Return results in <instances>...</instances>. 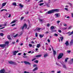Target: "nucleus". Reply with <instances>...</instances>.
Instances as JSON below:
<instances>
[{
	"label": "nucleus",
	"instance_id": "f257e3e1",
	"mask_svg": "<svg viewBox=\"0 0 73 73\" xmlns=\"http://www.w3.org/2000/svg\"><path fill=\"white\" fill-rule=\"evenodd\" d=\"M59 10L58 9H54L50 10L46 13L47 14H50L53 13H54V12H59Z\"/></svg>",
	"mask_w": 73,
	"mask_h": 73
},
{
	"label": "nucleus",
	"instance_id": "f03ea898",
	"mask_svg": "<svg viewBox=\"0 0 73 73\" xmlns=\"http://www.w3.org/2000/svg\"><path fill=\"white\" fill-rule=\"evenodd\" d=\"M64 55V54L63 53H60L59 54V55L58 56V60L60 59V58H61L62 56Z\"/></svg>",
	"mask_w": 73,
	"mask_h": 73
},
{
	"label": "nucleus",
	"instance_id": "7ed1b4c3",
	"mask_svg": "<svg viewBox=\"0 0 73 73\" xmlns=\"http://www.w3.org/2000/svg\"><path fill=\"white\" fill-rule=\"evenodd\" d=\"M24 28L25 29H27V25L25 24H24L23 27H21V29L22 30H23Z\"/></svg>",
	"mask_w": 73,
	"mask_h": 73
},
{
	"label": "nucleus",
	"instance_id": "20e7f679",
	"mask_svg": "<svg viewBox=\"0 0 73 73\" xmlns=\"http://www.w3.org/2000/svg\"><path fill=\"white\" fill-rule=\"evenodd\" d=\"M66 34H68V36H70L72 35H73V31L70 32V31H69L68 33H66Z\"/></svg>",
	"mask_w": 73,
	"mask_h": 73
},
{
	"label": "nucleus",
	"instance_id": "39448f33",
	"mask_svg": "<svg viewBox=\"0 0 73 73\" xmlns=\"http://www.w3.org/2000/svg\"><path fill=\"white\" fill-rule=\"evenodd\" d=\"M50 46L51 47V48L53 50V54L55 56L56 54V52L54 50V49H53V46H52L50 45Z\"/></svg>",
	"mask_w": 73,
	"mask_h": 73
},
{
	"label": "nucleus",
	"instance_id": "423d86ee",
	"mask_svg": "<svg viewBox=\"0 0 73 73\" xmlns=\"http://www.w3.org/2000/svg\"><path fill=\"white\" fill-rule=\"evenodd\" d=\"M9 63L10 64H14V65H17V64L16 63V62H14L12 61H10L9 62Z\"/></svg>",
	"mask_w": 73,
	"mask_h": 73
},
{
	"label": "nucleus",
	"instance_id": "0eeeda50",
	"mask_svg": "<svg viewBox=\"0 0 73 73\" xmlns=\"http://www.w3.org/2000/svg\"><path fill=\"white\" fill-rule=\"evenodd\" d=\"M24 63L25 64H28V65H31V63H29V62L27 61H24Z\"/></svg>",
	"mask_w": 73,
	"mask_h": 73
},
{
	"label": "nucleus",
	"instance_id": "6e6552de",
	"mask_svg": "<svg viewBox=\"0 0 73 73\" xmlns=\"http://www.w3.org/2000/svg\"><path fill=\"white\" fill-rule=\"evenodd\" d=\"M19 52V51L17 50V51H14L13 52V55H16V53H18Z\"/></svg>",
	"mask_w": 73,
	"mask_h": 73
},
{
	"label": "nucleus",
	"instance_id": "1a4fd4ad",
	"mask_svg": "<svg viewBox=\"0 0 73 73\" xmlns=\"http://www.w3.org/2000/svg\"><path fill=\"white\" fill-rule=\"evenodd\" d=\"M5 73V70L4 69H2L0 70V73Z\"/></svg>",
	"mask_w": 73,
	"mask_h": 73
},
{
	"label": "nucleus",
	"instance_id": "9d476101",
	"mask_svg": "<svg viewBox=\"0 0 73 73\" xmlns=\"http://www.w3.org/2000/svg\"><path fill=\"white\" fill-rule=\"evenodd\" d=\"M65 45H66V46H68L69 44V42L68 41H66V42L65 43Z\"/></svg>",
	"mask_w": 73,
	"mask_h": 73
},
{
	"label": "nucleus",
	"instance_id": "9b49d317",
	"mask_svg": "<svg viewBox=\"0 0 73 73\" xmlns=\"http://www.w3.org/2000/svg\"><path fill=\"white\" fill-rule=\"evenodd\" d=\"M6 46V45L5 44H0V47H5Z\"/></svg>",
	"mask_w": 73,
	"mask_h": 73
},
{
	"label": "nucleus",
	"instance_id": "f8f14e48",
	"mask_svg": "<svg viewBox=\"0 0 73 73\" xmlns=\"http://www.w3.org/2000/svg\"><path fill=\"white\" fill-rule=\"evenodd\" d=\"M56 65L57 66H60V67H61V65L59 63H58L57 62H56Z\"/></svg>",
	"mask_w": 73,
	"mask_h": 73
},
{
	"label": "nucleus",
	"instance_id": "ddd939ff",
	"mask_svg": "<svg viewBox=\"0 0 73 73\" xmlns=\"http://www.w3.org/2000/svg\"><path fill=\"white\" fill-rule=\"evenodd\" d=\"M70 45H73V39H72L71 40V41H70Z\"/></svg>",
	"mask_w": 73,
	"mask_h": 73
},
{
	"label": "nucleus",
	"instance_id": "4468645a",
	"mask_svg": "<svg viewBox=\"0 0 73 73\" xmlns=\"http://www.w3.org/2000/svg\"><path fill=\"white\" fill-rule=\"evenodd\" d=\"M41 28H36V31H37L38 32H40L39 31H40V29H41Z\"/></svg>",
	"mask_w": 73,
	"mask_h": 73
},
{
	"label": "nucleus",
	"instance_id": "2eb2a0df",
	"mask_svg": "<svg viewBox=\"0 0 73 73\" xmlns=\"http://www.w3.org/2000/svg\"><path fill=\"white\" fill-rule=\"evenodd\" d=\"M7 38L9 40H12V39H11V36H10V35H8L7 36Z\"/></svg>",
	"mask_w": 73,
	"mask_h": 73
},
{
	"label": "nucleus",
	"instance_id": "dca6fc26",
	"mask_svg": "<svg viewBox=\"0 0 73 73\" xmlns=\"http://www.w3.org/2000/svg\"><path fill=\"white\" fill-rule=\"evenodd\" d=\"M19 5L21 8H23V7H24V5H22L21 3L19 4Z\"/></svg>",
	"mask_w": 73,
	"mask_h": 73
},
{
	"label": "nucleus",
	"instance_id": "f3484780",
	"mask_svg": "<svg viewBox=\"0 0 73 73\" xmlns=\"http://www.w3.org/2000/svg\"><path fill=\"white\" fill-rule=\"evenodd\" d=\"M44 35L40 34L39 35V36L40 38H42V37H44Z\"/></svg>",
	"mask_w": 73,
	"mask_h": 73
},
{
	"label": "nucleus",
	"instance_id": "a211bd4d",
	"mask_svg": "<svg viewBox=\"0 0 73 73\" xmlns=\"http://www.w3.org/2000/svg\"><path fill=\"white\" fill-rule=\"evenodd\" d=\"M42 56V55H38L36 56L35 57H41Z\"/></svg>",
	"mask_w": 73,
	"mask_h": 73
},
{
	"label": "nucleus",
	"instance_id": "6ab92c4d",
	"mask_svg": "<svg viewBox=\"0 0 73 73\" xmlns=\"http://www.w3.org/2000/svg\"><path fill=\"white\" fill-rule=\"evenodd\" d=\"M63 68H64L65 69H66V68H67L65 64L63 65Z\"/></svg>",
	"mask_w": 73,
	"mask_h": 73
},
{
	"label": "nucleus",
	"instance_id": "aec40b11",
	"mask_svg": "<svg viewBox=\"0 0 73 73\" xmlns=\"http://www.w3.org/2000/svg\"><path fill=\"white\" fill-rule=\"evenodd\" d=\"M38 69V68L37 67L35 68L33 70V71L34 72H35V70H37Z\"/></svg>",
	"mask_w": 73,
	"mask_h": 73
},
{
	"label": "nucleus",
	"instance_id": "412c9836",
	"mask_svg": "<svg viewBox=\"0 0 73 73\" xmlns=\"http://www.w3.org/2000/svg\"><path fill=\"white\" fill-rule=\"evenodd\" d=\"M6 4H7V3H3L2 4V7H3L5 6V5H6Z\"/></svg>",
	"mask_w": 73,
	"mask_h": 73
},
{
	"label": "nucleus",
	"instance_id": "4be33fe9",
	"mask_svg": "<svg viewBox=\"0 0 73 73\" xmlns=\"http://www.w3.org/2000/svg\"><path fill=\"white\" fill-rule=\"evenodd\" d=\"M55 16H56V17H58L59 16L58 15V14L56 13L55 14Z\"/></svg>",
	"mask_w": 73,
	"mask_h": 73
},
{
	"label": "nucleus",
	"instance_id": "5701e85b",
	"mask_svg": "<svg viewBox=\"0 0 73 73\" xmlns=\"http://www.w3.org/2000/svg\"><path fill=\"white\" fill-rule=\"evenodd\" d=\"M48 56V54H44V57H47Z\"/></svg>",
	"mask_w": 73,
	"mask_h": 73
},
{
	"label": "nucleus",
	"instance_id": "b1692460",
	"mask_svg": "<svg viewBox=\"0 0 73 73\" xmlns=\"http://www.w3.org/2000/svg\"><path fill=\"white\" fill-rule=\"evenodd\" d=\"M40 46V44H38L36 46V48H39Z\"/></svg>",
	"mask_w": 73,
	"mask_h": 73
},
{
	"label": "nucleus",
	"instance_id": "393cba45",
	"mask_svg": "<svg viewBox=\"0 0 73 73\" xmlns=\"http://www.w3.org/2000/svg\"><path fill=\"white\" fill-rule=\"evenodd\" d=\"M16 21L15 20L11 22V24H13V23H16Z\"/></svg>",
	"mask_w": 73,
	"mask_h": 73
},
{
	"label": "nucleus",
	"instance_id": "a878e982",
	"mask_svg": "<svg viewBox=\"0 0 73 73\" xmlns=\"http://www.w3.org/2000/svg\"><path fill=\"white\" fill-rule=\"evenodd\" d=\"M60 39L61 40V41L62 42V40L64 39V38L63 37H60Z\"/></svg>",
	"mask_w": 73,
	"mask_h": 73
},
{
	"label": "nucleus",
	"instance_id": "bb28decb",
	"mask_svg": "<svg viewBox=\"0 0 73 73\" xmlns=\"http://www.w3.org/2000/svg\"><path fill=\"white\" fill-rule=\"evenodd\" d=\"M68 59H69V58H66L65 59V62H67V61H68Z\"/></svg>",
	"mask_w": 73,
	"mask_h": 73
},
{
	"label": "nucleus",
	"instance_id": "cd10ccee",
	"mask_svg": "<svg viewBox=\"0 0 73 73\" xmlns=\"http://www.w3.org/2000/svg\"><path fill=\"white\" fill-rule=\"evenodd\" d=\"M0 36H4V34H3V33H1L0 34Z\"/></svg>",
	"mask_w": 73,
	"mask_h": 73
},
{
	"label": "nucleus",
	"instance_id": "c85d7f7f",
	"mask_svg": "<svg viewBox=\"0 0 73 73\" xmlns=\"http://www.w3.org/2000/svg\"><path fill=\"white\" fill-rule=\"evenodd\" d=\"M35 67H37V65L34 64L33 65V68H35Z\"/></svg>",
	"mask_w": 73,
	"mask_h": 73
},
{
	"label": "nucleus",
	"instance_id": "c756f323",
	"mask_svg": "<svg viewBox=\"0 0 73 73\" xmlns=\"http://www.w3.org/2000/svg\"><path fill=\"white\" fill-rule=\"evenodd\" d=\"M7 11V10L6 9H2L1 11V12H2V11Z\"/></svg>",
	"mask_w": 73,
	"mask_h": 73
},
{
	"label": "nucleus",
	"instance_id": "7c9ffc66",
	"mask_svg": "<svg viewBox=\"0 0 73 73\" xmlns=\"http://www.w3.org/2000/svg\"><path fill=\"white\" fill-rule=\"evenodd\" d=\"M13 5H15V6H16V3H13Z\"/></svg>",
	"mask_w": 73,
	"mask_h": 73
},
{
	"label": "nucleus",
	"instance_id": "2f4dec72",
	"mask_svg": "<svg viewBox=\"0 0 73 73\" xmlns=\"http://www.w3.org/2000/svg\"><path fill=\"white\" fill-rule=\"evenodd\" d=\"M49 3L48 2V3L46 4V5L47 6V7H49L50 6L49 5Z\"/></svg>",
	"mask_w": 73,
	"mask_h": 73
},
{
	"label": "nucleus",
	"instance_id": "473e14b6",
	"mask_svg": "<svg viewBox=\"0 0 73 73\" xmlns=\"http://www.w3.org/2000/svg\"><path fill=\"white\" fill-rule=\"evenodd\" d=\"M44 3H41L39 4V5L40 6H41V5H44Z\"/></svg>",
	"mask_w": 73,
	"mask_h": 73
},
{
	"label": "nucleus",
	"instance_id": "72a5a7b5",
	"mask_svg": "<svg viewBox=\"0 0 73 73\" xmlns=\"http://www.w3.org/2000/svg\"><path fill=\"white\" fill-rule=\"evenodd\" d=\"M54 27L53 26H52L51 27V29L52 30L53 29H54Z\"/></svg>",
	"mask_w": 73,
	"mask_h": 73
},
{
	"label": "nucleus",
	"instance_id": "f704fd0d",
	"mask_svg": "<svg viewBox=\"0 0 73 73\" xmlns=\"http://www.w3.org/2000/svg\"><path fill=\"white\" fill-rule=\"evenodd\" d=\"M24 17H21V20L22 21L23 20V19H24Z\"/></svg>",
	"mask_w": 73,
	"mask_h": 73
},
{
	"label": "nucleus",
	"instance_id": "c9c22d12",
	"mask_svg": "<svg viewBox=\"0 0 73 73\" xmlns=\"http://www.w3.org/2000/svg\"><path fill=\"white\" fill-rule=\"evenodd\" d=\"M41 2H43V0H41L39 1L38 2V3H41Z\"/></svg>",
	"mask_w": 73,
	"mask_h": 73
},
{
	"label": "nucleus",
	"instance_id": "e433bc0d",
	"mask_svg": "<svg viewBox=\"0 0 73 73\" xmlns=\"http://www.w3.org/2000/svg\"><path fill=\"white\" fill-rule=\"evenodd\" d=\"M54 36H56V37H57V36H58V34L56 33H55L54 34Z\"/></svg>",
	"mask_w": 73,
	"mask_h": 73
},
{
	"label": "nucleus",
	"instance_id": "4c0bfd02",
	"mask_svg": "<svg viewBox=\"0 0 73 73\" xmlns=\"http://www.w3.org/2000/svg\"><path fill=\"white\" fill-rule=\"evenodd\" d=\"M35 62L36 63H38V60H36L35 61Z\"/></svg>",
	"mask_w": 73,
	"mask_h": 73
},
{
	"label": "nucleus",
	"instance_id": "58836bf2",
	"mask_svg": "<svg viewBox=\"0 0 73 73\" xmlns=\"http://www.w3.org/2000/svg\"><path fill=\"white\" fill-rule=\"evenodd\" d=\"M29 46H30V47H32V44H29Z\"/></svg>",
	"mask_w": 73,
	"mask_h": 73
},
{
	"label": "nucleus",
	"instance_id": "ea45409f",
	"mask_svg": "<svg viewBox=\"0 0 73 73\" xmlns=\"http://www.w3.org/2000/svg\"><path fill=\"white\" fill-rule=\"evenodd\" d=\"M17 36H18V34H16V35L14 36V37H17Z\"/></svg>",
	"mask_w": 73,
	"mask_h": 73
},
{
	"label": "nucleus",
	"instance_id": "a19ab883",
	"mask_svg": "<svg viewBox=\"0 0 73 73\" xmlns=\"http://www.w3.org/2000/svg\"><path fill=\"white\" fill-rule=\"evenodd\" d=\"M5 44H9V42L8 41L6 42H5Z\"/></svg>",
	"mask_w": 73,
	"mask_h": 73
},
{
	"label": "nucleus",
	"instance_id": "79ce46f5",
	"mask_svg": "<svg viewBox=\"0 0 73 73\" xmlns=\"http://www.w3.org/2000/svg\"><path fill=\"white\" fill-rule=\"evenodd\" d=\"M42 21H43V20L41 19H39V21H40V22H42Z\"/></svg>",
	"mask_w": 73,
	"mask_h": 73
},
{
	"label": "nucleus",
	"instance_id": "37998d69",
	"mask_svg": "<svg viewBox=\"0 0 73 73\" xmlns=\"http://www.w3.org/2000/svg\"><path fill=\"white\" fill-rule=\"evenodd\" d=\"M36 60V58H34L32 60V61H34V60Z\"/></svg>",
	"mask_w": 73,
	"mask_h": 73
},
{
	"label": "nucleus",
	"instance_id": "c03bdc74",
	"mask_svg": "<svg viewBox=\"0 0 73 73\" xmlns=\"http://www.w3.org/2000/svg\"><path fill=\"white\" fill-rule=\"evenodd\" d=\"M58 32H59V33H61V31L60 30H58Z\"/></svg>",
	"mask_w": 73,
	"mask_h": 73
},
{
	"label": "nucleus",
	"instance_id": "a18cd8bd",
	"mask_svg": "<svg viewBox=\"0 0 73 73\" xmlns=\"http://www.w3.org/2000/svg\"><path fill=\"white\" fill-rule=\"evenodd\" d=\"M35 36L36 37H37V36H38V34H37V33H36Z\"/></svg>",
	"mask_w": 73,
	"mask_h": 73
},
{
	"label": "nucleus",
	"instance_id": "49530a36",
	"mask_svg": "<svg viewBox=\"0 0 73 73\" xmlns=\"http://www.w3.org/2000/svg\"><path fill=\"white\" fill-rule=\"evenodd\" d=\"M28 13H29V12H28V11L25 12V14H26V15H27V14H28Z\"/></svg>",
	"mask_w": 73,
	"mask_h": 73
},
{
	"label": "nucleus",
	"instance_id": "de8ad7c7",
	"mask_svg": "<svg viewBox=\"0 0 73 73\" xmlns=\"http://www.w3.org/2000/svg\"><path fill=\"white\" fill-rule=\"evenodd\" d=\"M23 58H27V57H28V56H23Z\"/></svg>",
	"mask_w": 73,
	"mask_h": 73
},
{
	"label": "nucleus",
	"instance_id": "09e8293b",
	"mask_svg": "<svg viewBox=\"0 0 73 73\" xmlns=\"http://www.w3.org/2000/svg\"><path fill=\"white\" fill-rule=\"evenodd\" d=\"M72 28V27L70 26L69 27V28H68V29H71Z\"/></svg>",
	"mask_w": 73,
	"mask_h": 73
},
{
	"label": "nucleus",
	"instance_id": "8fccbe9b",
	"mask_svg": "<svg viewBox=\"0 0 73 73\" xmlns=\"http://www.w3.org/2000/svg\"><path fill=\"white\" fill-rule=\"evenodd\" d=\"M57 24H58V23H60V21H57Z\"/></svg>",
	"mask_w": 73,
	"mask_h": 73
},
{
	"label": "nucleus",
	"instance_id": "3c124183",
	"mask_svg": "<svg viewBox=\"0 0 73 73\" xmlns=\"http://www.w3.org/2000/svg\"><path fill=\"white\" fill-rule=\"evenodd\" d=\"M31 42V44H35V42H34L33 41H32Z\"/></svg>",
	"mask_w": 73,
	"mask_h": 73
},
{
	"label": "nucleus",
	"instance_id": "603ef678",
	"mask_svg": "<svg viewBox=\"0 0 73 73\" xmlns=\"http://www.w3.org/2000/svg\"><path fill=\"white\" fill-rule=\"evenodd\" d=\"M71 52V51H70V50H68L67 51V52L68 53H70Z\"/></svg>",
	"mask_w": 73,
	"mask_h": 73
},
{
	"label": "nucleus",
	"instance_id": "864d4df0",
	"mask_svg": "<svg viewBox=\"0 0 73 73\" xmlns=\"http://www.w3.org/2000/svg\"><path fill=\"white\" fill-rule=\"evenodd\" d=\"M47 41L48 42H50V40L49 39L47 40Z\"/></svg>",
	"mask_w": 73,
	"mask_h": 73
},
{
	"label": "nucleus",
	"instance_id": "5fc2aeb1",
	"mask_svg": "<svg viewBox=\"0 0 73 73\" xmlns=\"http://www.w3.org/2000/svg\"><path fill=\"white\" fill-rule=\"evenodd\" d=\"M65 9L66 11H68V8H65Z\"/></svg>",
	"mask_w": 73,
	"mask_h": 73
},
{
	"label": "nucleus",
	"instance_id": "6e6d98bb",
	"mask_svg": "<svg viewBox=\"0 0 73 73\" xmlns=\"http://www.w3.org/2000/svg\"><path fill=\"white\" fill-rule=\"evenodd\" d=\"M24 73H29V72H27L26 71H24Z\"/></svg>",
	"mask_w": 73,
	"mask_h": 73
},
{
	"label": "nucleus",
	"instance_id": "4d7b16f0",
	"mask_svg": "<svg viewBox=\"0 0 73 73\" xmlns=\"http://www.w3.org/2000/svg\"><path fill=\"white\" fill-rule=\"evenodd\" d=\"M15 25H16V24H13L12 25V27H14V26H15Z\"/></svg>",
	"mask_w": 73,
	"mask_h": 73
},
{
	"label": "nucleus",
	"instance_id": "13d9d810",
	"mask_svg": "<svg viewBox=\"0 0 73 73\" xmlns=\"http://www.w3.org/2000/svg\"><path fill=\"white\" fill-rule=\"evenodd\" d=\"M21 53H19L18 54V55L19 56H20V55H21Z\"/></svg>",
	"mask_w": 73,
	"mask_h": 73
},
{
	"label": "nucleus",
	"instance_id": "bf43d9fd",
	"mask_svg": "<svg viewBox=\"0 0 73 73\" xmlns=\"http://www.w3.org/2000/svg\"><path fill=\"white\" fill-rule=\"evenodd\" d=\"M50 3V0H48V3L49 4Z\"/></svg>",
	"mask_w": 73,
	"mask_h": 73
},
{
	"label": "nucleus",
	"instance_id": "052dcab7",
	"mask_svg": "<svg viewBox=\"0 0 73 73\" xmlns=\"http://www.w3.org/2000/svg\"><path fill=\"white\" fill-rule=\"evenodd\" d=\"M64 26H67V25L66 24H64Z\"/></svg>",
	"mask_w": 73,
	"mask_h": 73
},
{
	"label": "nucleus",
	"instance_id": "680f3d73",
	"mask_svg": "<svg viewBox=\"0 0 73 73\" xmlns=\"http://www.w3.org/2000/svg\"><path fill=\"white\" fill-rule=\"evenodd\" d=\"M11 14H9V16H8V17H11Z\"/></svg>",
	"mask_w": 73,
	"mask_h": 73
},
{
	"label": "nucleus",
	"instance_id": "e2e57ef3",
	"mask_svg": "<svg viewBox=\"0 0 73 73\" xmlns=\"http://www.w3.org/2000/svg\"><path fill=\"white\" fill-rule=\"evenodd\" d=\"M31 52H32V51H30L29 52H28V53H31Z\"/></svg>",
	"mask_w": 73,
	"mask_h": 73
},
{
	"label": "nucleus",
	"instance_id": "0e129e2a",
	"mask_svg": "<svg viewBox=\"0 0 73 73\" xmlns=\"http://www.w3.org/2000/svg\"><path fill=\"white\" fill-rule=\"evenodd\" d=\"M50 26V24H48L47 25V27H49Z\"/></svg>",
	"mask_w": 73,
	"mask_h": 73
},
{
	"label": "nucleus",
	"instance_id": "69168bd1",
	"mask_svg": "<svg viewBox=\"0 0 73 73\" xmlns=\"http://www.w3.org/2000/svg\"><path fill=\"white\" fill-rule=\"evenodd\" d=\"M65 7L66 8H68V7H69V6L67 5Z\"/></svg>",
	"mask_w": 73,
	"mask_h": 73
},
{
	"label": "nucleus",
	"instance_id": "338daca9",
	"mask_svg": "<svg viewBox=\"0 0 73 73\" xmlns=\"http://www.w3.org/2000/svg\"><path fill=\"white\" fill-rule=\"evenodd\" d=\"M61 72H60V71H59L58 72H57V73H60Z\"/></svg>",
	"mask_w": 73,
	"mask_h": 73
},
{
	"label": "nucleus",
	"instance_id": "774afa93",
	"mask_svg": "<svg viewBox=\"0 0 73 73\" xmlns=\"http://www.w3.org/2000/svg\"><path fill=\"white\" fill-rule=\"evenodd\" d=\"M71 15H72V17H73V13H72L71 14Z\"/></svg>",
	"mask_w": 73,
	"mask_h": 73
}]
</instances>
